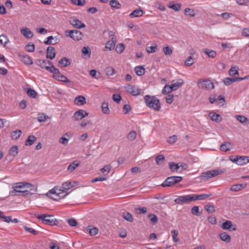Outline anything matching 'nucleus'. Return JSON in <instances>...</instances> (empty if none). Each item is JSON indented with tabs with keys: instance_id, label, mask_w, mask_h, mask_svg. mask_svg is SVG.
I'll return each instance as SVG.
<instances>
[{
	"instance_id": "nucleus-16",
	"label": "nucleus",
	"mask_w": 249,
	"mask_h": 249,
	"mask_svg": "<svg viewBox=\"0 0 249 249\" xmlns=\"http://www.w3.org/2000/svg\"><path fill=\"white\" fill-rule=\"evenodd\" d=\"M221 228L224 230H227L230 231H235L236 230L235 226L233 225L231 221L227 220L224 222Z\"/></svg>"
},
{
	"instance_id": "nucleus-35",
	"label": "nucleus",
	"mask_w": 249,
	"mask_h": 249,
	"mask_svg": "<svg viewBox=\"0 0 249 249\" xmlns=\"http://www.w3.org/2000/svg\"><path fill=\"white\" fill-rule=\"evenodd\" d=\"M238 165H243L249 162V157L238 156Z\"/></svg>"
},
{
	"instance_id": "nucleus-6",
	"label": "nucleus",
	"mask_w": 249,
	"mask_h": 249,
	"mask_svg": "<svg viewBox=\"0 0 249 249\" xmlns=\"http://www.w3.org/2000/svg\"><path fill=\"white\" fill-rule=\"evenodd\" d=\"M224 172V171L221 169L209 171L202 173L200 178L201 180L205 181Z\"/></svg>"
},
{
	"instance_id": "nucleus-15",
	"label": "nucleus",
	"mask_w": 249,
	"mask_h": 249,
	"mask_svg": "<svg viewBox=\"0 0 249 249\" xmlns=\"http://www.w3.org/2000/svg\"><path fill=\"white\" fill-rule=\"evenodd\" d=\"M127 92L131 93L133 96H138L140 94L141 90L135 86H128L126 87Z\"/></svg>"
},
{
	"instance_id": "nucleus-28",
	"label": "nucleus",
	"mask_w": 249,
	"mask_h": 249,
	"mask_svg": "<svg viewBox=\"0 0 249 249\" xmlns=\"http://www.w3.org/2000/svg\"><path fill=\"white\" fill-rule=\"evenodd\" d=\"M232 147V144L230 142H224L220 146V149L223 152L230 151Z\"/></svg>"
},
{
	"instance_id": "nucleus-54",
	"label": "nucleus",
	"mask_w": 249,
	"mask_h": 249,
	"mask_svg": "<svg viewBox=\"0 0 249 249\" xmlns=\"http://www.w3.org/2000/svg\"><path fill=\"white\" fill-rule=\"evenodd\" d=\"M23 229L26 231H27V232H29L30 233H32V234H33L34 235H36L38 233V231L33 229L32 228H29V227H27V226H23Z\"/></svg>"
},
{
	"instance_id": "nucleus-60",
	"label": "nucleus",
	"mask_w": 249,
	"mask_h": 249,
	"mask_svg": "<svg viewBox=\"0 0 249 249\" xmlns=\"http://www.w3.org/2000/svg\"><path fill=\"white\" fill-rule=\"evenodd\" d=\"M205 209L209 213H212L215 211L214 206L211 205H205Z\"/></svg>"
},
{
	"instance_id": "nucleus-39",
	"label": "nucleus",
	"mask_w": 249,
	"mask_h": 249,
	"mask_svg": "<svg viewBox=\"0 0 249 249\" xmlns=\"http://www.w3.org/2000/svg\"><path fill=\"white\" fill-rule=\"evenodd\" d=\"M203 52L211 58H214L217 55V53L215 51L210 50L209 49H205L203 50Z\"/></svg>"
},
{
	"instance_id": "nucleus-19",
	"label": "nucleus",
	"mask_w": 249,
	"mask_h": 249,
	"mask_svg": "<svg viewBox=\"0 0 249 249\" xmlns=\"http://www.w3.org/2000/svg\"><path fill=\"white\" fill-rule=\"evenodd\" d=\"M246 183L234 184L231 186L230 190L232 192H237L246 188Z\"/></svg>"
},
{
	"instance_id": "nucleus-61",
	"label": "nucleus",
	"mask_w": 249,
	"mask_h": 249,
	"mask_svg": "<svg viewBox=\"0 0 249 249\" xmlns=\"http://www.w3.org/2000/svg\"><path fill=\"white\" fill-rule=\"evenodd\" d=\"M163 51L165 55H171L173 53V51L171 48L167 46L163 48Z\"/></svg>"
},
{
	"instance_id": "nucleus-37",
	"label": "nucleus",
	"mask_w": 249,
	"mask_h": 249,
	"mask_svg": "<svg viewBox=\"0 0 249 249\" xmlns=\"http://www.w3.org/2000/svg\"><path fill=\"white\" fill-rule=\"evenodd\" d=\"M181 5L180 3H176L174 2H170L169 3L168 7L176 11H178L180 10Z\"/></svg>"
},
{
	"instance_id": "nucleus-25",
	"label": "nucleus",
	"mask_w": 249,
	"mask_h": 249,
	"mask_svg": "<svg viewBox=\"0 0 249 249\" xmlns=\"http://www.w3.org/2000/svg\"><path fill=\"white\" fill-rule=\"evenodd\" d=\"M209 116L213 121L216 123L220 122L222 121V117L219 114H216L214 112H210L209 114Z\"/></svg>"
},
{
	"instance_id": "nucleus-21",
	"label": "nucleus",
	"mask_w": 249,
	"mask_h": 249,
	"mask_svg": "<svg viewBox=\"0 0 249 249\" xmlns=\"http://www.w3.org/2000/svg\"><path fill=\"white\" fill-rule=\"evenodd\" d=\"M49 72L53 73V78L57 80L59 79V78L60 77V76L62 75L58 69L53 66L52 67V68L50 70Z\"/></svg>"
},
{
	"instance_id": "nucleus-46",
	"label": "nucleus",
	"mask_w": 249,
	"mask_h": 249,
	"mask_svg": "<svg viewBox=\"0 0 249 249\" xmlns=\"http://www.w3.org/2000/svg\"><path fill=\"white\" fill-rule=\"evenodd\" d=\"M49 116L43 113H39L38 115L37 120L40 123L44 122L47 119H49Z\"/></svg>"
},
{
	"instance_id": "nucleus-2",
	"label": "nucleus",
	"mask_w": 249,
	"mask_h": 249,
	"mask_svg": "<svg viewBox=\"0 0 249 249\" xmlns=\"http://www.w3.org/2000/svg\"><path fill=\"white\" fill-rule=\"evenodd\" d=\"M68 193H66L64 190L59 189L56 187L50 190L47 194L46 196L51 199L58 200L60 199L64 198Z\"/></svg>"
},
{
	"instance_id": "nucleus-11",
	"label": "nucleus",
	"mask_w": 249,
	"mask_h": 249,
	"mask_svg": "<svg viewBox=\"0 0 249 249\" xmlns=\"http://www.w3.org/2000/svg\"><path fill=\"white\" fill-rule=\"evenodd\" d=\"M88 115L89 113L83 109H80L74 112L73 115L72 116V119L74 121H78L81 120L82 119Z\"/></svg>"
},
{
	"instance_id": "nucleus-17",
	"label": "nucleus",
	"mask_w": 249,
	"mask_h": 249,
	"mask_svg": "<svg viewBox=\"0 0 249 249\" xmlns=\"http://www.w3.org/2000/svg\"><path fill=\"white\" fill-rule=\"evenodd\" d=\"M35 64L37 66L40 67L42 69H45L48 71H50L52 67H48L47 65V60H42V59H37L35 61Z\"/></svg>"
},
{
	"instance_id": "nucleus-47",
	"label": "nucleus",
	"mask_w": 249,
	"mask_h": 249,
	"mask_svg": "<svg viewBox=\"0 0 249 249\" xmlns=\"http://www.w3.org/2000/svg\"><path fill=\"white\" fill-rule=\"evenodd\" d=\"M87 230L89 231V233L91 235H95L98 233V230L95 227H93L91 226L88 227Z\"/></svg>"
},
{
	"instance_id": "nucleus-23",
	"label": "nucleus",
	"mask_w": 249,
	"mask_h": 249,
	"mask_svg": "<svg viewBox=\"0 0 249 249\" xmlns=\"http://www.w3.org/2000/svg\"><path fill=\"white\" fill-rule=\"evenodd\" d=\"M143 14V11L142 9H137L129 14V17L131 18H139L142 17Z\"/></svg>"
},
{
	"instance_id": "nucleus-38",
	"label": "nucleus",
	"mask_w": 249,
	"mask_h": 249,
	"mask_svg": "<svg viewBox=\"0 0 249 249\" xmlns=\"http://www.w3.org/2000/svg\"><path fill=\"white\" fill-rule=\"evenodd\" d=\"M137 137V132L135 130L130 131L127 135L126 138L129 142L134 141Z\"/></svg>"
},
{
	"instance_id": "nucleus-22",
	"label": "nucleus",
	"mask_w": 249,
	"mask_h": 249,
	"mask_svg": "<svg viewBox=\"0 0 249 249\" xmlns=\"http://www.w3.org/2000/svg\"><path fill=\"white\" fill-rule=\"evenodd\" d=\"M21 33L27 38H31L33 36V32L28 28L21 29Z\"/></svg>"
},
{
	"instance_id": "nucleus-1",
	"label": "nucleus",
	"mask_w": 249,
	"mask_h": 249,
	"mask_svg": "<svg viewBox=\"0 0 249 249\" xmlns=\"http://www.w3.org/2000/svg\"><path fill=\"white\" fill-rule=\"evenodd\" d=\"M144 99L146 105L150 108L156 111H159L160 110V101L155 96L146 95L144 97Z\"/></svg>"
},
{
	"instance_id": "nucleus-62",
	"label": "nucleus",
	"mask_w": 249,
	"mask_h": 249,
	"mask_svg": "<svg viewBox=\"0 0 249 249\" xmlns=\"http://www.w3.org/2000/svg\"><path fill=\"white\" fill-rule=\"evenodd\" d=\"M194 63L193 58L191 56L188 57V58L185 61V65L187 67H190L192 66Z\"/></svg>"
},
{
	"instance_id": "nucleus-42",
	"label": "nucleus",
	"mask_w": 249,
	"mask_h": 249,
	"mask_svg": "<svg viewBox=\"0 0 249 249\" xmlns=\"http://www.w3.org/2000/svg\"><path fill=\"white\" fill-rule=\"evenodd\" d=\"M184 14L187 17H194L196 15V12L193 9L189 8H186L184 10Z\"/></svg>"
},
{
	"instance_id": "nucleus-55",
	"label": "nucleus",
	"mask_w": 249,
	"mask_h": 249,
	"mask_svg": "<svg viewBox=\"0 0 249 249\" xmlns=\"http://www.w3.org/2000/svg\"><path fill=\"white\" fill-rule=\"evenodd\" d=\"M134 212L137 214L145 213L147 212V208L146 207L136 208Z\"/></svg>"
},
{
	"instance_id": "nucleus-56",
	"label": "nucleus",
	"mask_w": 249,
	"mask_h": 249,
	"mask_svg": "<svg viewBox=\"0 0 249 249\" xmlns=\"http://www.w3.org/2000/svg\"><path fill=\"white\" fill-rule=\"evenodd\" d=\"M27 93L28 96L34 98H36V96L37 95L36 92L34 89H28L27 91Z\"/></svg>"
},
{
	"instance_id": "nucleus-57",
	"label": "nucleus",
	"mask_w": 249,
	"mask_h": 249,
	"mask_svg": "<svg viewBox=\"0 0 249 249\" xmlns=\"http://www.w3.org/2000/svg\"><path fill=\"white\" fill-rule=\"evenodd\" d=\"M173 240L174 242H177L179 241V239L178 238V231L174 230L171 232Z\"/></svg>"
},
{
	"instance_id": "nucleus-41",
	"label": "nucleus",
	"mask_w": 249,
	"mask_h": 249,
	"mask_svg": "<svg viewBox=\"0 0 249 249\" xmlns=\"http://www.w3.org/2000/svg\"><path fill=\"white\" fill-rule=\"evenodd\" d=\"M22 133L20 130H17L13 131L11 134V137L13 140H17L19 138Z\"/></svg>"
},
{
	"instance_id": "nucleus-7",
	"label": "nucleus",
	"mask_w": 249,
	"mask_h": 249,
	"mask_svg": "<svg viewBox=\"0 0 249 249\" xmlns=\"http://www.w3.org/2000/svg\"><path fill=\"white\" fill-rule=\"evenodd\" d=\"M65 35L75 41H79L82 39L83 36L81 32L75 30H66L65 31Z\"/></svg>"
},
{
	"instance_id": "nucleus-58",
	"label": "nucleus",
	"mask_w": 249,
	"mask_h": 249,
	"mask_svg": "<svg viewBox=\"0 0 249 249\" xmlns=\"http://www.w3.org/2000/svg\"><path fill=\"white\" fill-rule=\"evenodd\" d=\"M223 82L226 85L229 86V85H230L232 83L235 82V81L234 77V78L227 77V78H225L223 80Z\"/></svg>"
},
{
	"instance_id": "nucleus-10",
	"label": "nucleus",
	"mask_w": 249,
	"mask_h": 249,
	"mask_svg": "<svg viewBox=\"0 0 249 249\" xmlns=\"http://www.w3.org/2000/svg\"><path fill=\"white\" fill-rule=\"evenodd\" d=\"M175 80H173L172 82L173 83L170 86L166 84L165 85V89H164V91H166L165 89L168 88L170 90H176L180 87H181L184 84V81L182 79H178L177 80V81L175 83Z\"/></svg>"
},
{
	"instance_id": "nucleus-26",
	"label": "nucleus",
	"mask_w": 249,
	"mask_h": 249,
	"mask_svg": "<svg viewBox=\"0 0 249 249\" xmlns=\"http://www.w3.org/2000/svg\"><path fill=\"white\" fill-rule=\"evenodd\" d=\"M18 152V147L16 145L12 146L8 152V154L6 158H7L9 156H12L13 157H16Z\"/></svg>"
},
{
	"instance_id": "nucleus-52",
	"label": "nucleus",
	"mask_w": 249,
	"mask_h": 249,
	"mask_svg": "<svg viewBox=\"0 0 249 249\" xmlns=\"http://www.w3.org/2000/svg\"><path fill=\"white\" fill-rule=\"evenodd\" d=\"M191 213L192 214L199 216L201 214V212H199V208L198 206H194L191 209Z\"/></svg>"
},
{
	"instance_id": "nucleus-48",
	"label": "nucleus",
	"mask_w": 249,
	"mask_h": 249,
	"mask_svg": "<svg viewBox=\"0 0 249 249\" xmlns=\"http://www.w3.org/2000/svg\"><path fill=\"white\" fill-rule=\"evenodd\" d=\"M105 72L108 76H112L116 73L115 69L111 67H107L105 69Z\"/></svg>"
},
{
	"instance_id": "nucleus-30",
	"label": "nucleus",
	"mask_w": 249,
	"mask_h": 249,
	"mask_svg": "<svg viewBox=\"0 0 249 249\" xmlns=\"http://www.w3.org/2000/svg\"><path fill=\"white\" fill-rule=\"evenodd\" d=\"M235 118L239 122L243 124H249L248 118L243 115H236Z\"/></svg>"
},
{
	"instance_id": "nucleus-51",
	"label": "nucleus",
	"mask_w": 249,
	"mask_h": 249,
	"mask_svg": "<svg viewBox=\"0 0 249 249\" xmlns=\"http://www.w3.org/2000/svg\"><path fill=\"white\" fill-rule=\"evenodd\" d=\"M148 217L150 219L151 222L153 224H156L158 221V219L157 216L154 214H152V213L149 214L148 215Z\"/></svg>"
},
{
	"instance_id": "nucleus-40",
	"label": "nucleus",
	"mask_w": 249,
	"mask_h": 249,
	"mask_svg": "<svg viewBox=\"0 0 249 249\" xmlns=\"http://www.w3.org/2000/svg\"><path fill=\"white\" fill-rule=\"evenodd\" d=\"M102 111L103 113L105 114H109L110 113V110L108 107V104L107 102H104L102 105Z\"/></svg>"
},
{
	"instance_id": "nucleus-5",
	"label": "nucleus",
	"mask_w": 249,
	"mask_h": 249,
	"mask_svg": "<svg viewBox=\"0 0 249 249\" xmlns=\"http://www.w3.org/2000/svg\"><path fill=\"white\" fill-rule=\"evenodd\" d=\"M182 178L180 176H171L167 178L161 184L163 187H168L180 182Z\"/></svg>"
},
{
	"instance_id": "nucleus-3",
	"label": "nucleus",
	"mask_w": 249,
	"mask_h": 249,
	"mask_svg": "<svg viewBox=\"0 0 249 249\" xmlns=\"http://www.w3.org/2000/svg\"><path fill=\"white\" fill-rule=\"evenodd\" d=\"M18 185H17L14 187V190L10 192L11 196H26L30 194V192L27 190H24V188L26 186H31V184L28 183L24 184L23 183H19Z\"/></svg>"
},
{
	"instance_id": "nucleus-63",
	"label": "nucleus",
	"mask_w": 249,
	"mask_h": 249,
	"mask_svg": "<svg viewBox=\"0 0 249 249\" xmlns=\"http://www.w3.org/2000/svg\"><path fill=\"white\" fill-rule=\"evenodd\" d=\"M71 3L78 6H83L85 3V0H71Z\"/></svg>"
},
{
	"instance_id": "nucleus-20",
	"label": "nucleus",
	"mask_w": 249,
	"mask_h": 249,
	"mask_svg": "<svg viewBox=\"0 0 249 249\" xmlns=\"http://www.w3.org/2000/svg\"><path fill=\"white\" fill-rule=\"evenodd\" d=\"M19 59L24 64L27 65H32L33 63L32 59L27 55L20 54L19 55Z\"/></svg>"
},
{
	"instance_id": "nucleus-27",
	"label": "nucleus",
	"mask_w": 249,
	"mask_h": 249,
	"mask_svg": "<svg viewBox=\"0 0 249 249\" xmlns=\"http://www.w3.org/2000/svg\"><path fill=\"white\" fill-rule=\"evenodd\" d=\"M211 196V194L192 195V196H193V201L196 200H203L210 197Z\"/></svg>"
},
{
	"instance_id": "nucleus-36",
	"label": "nucleus",
	"mask_w": 249,
	"mask_h": 249,
	"mask_svg": "<svg viewBox=\"0 0 249 249\" xmlns=\"http://www.w3.org/2000/svg\"><path fill=\"white\" fill-rule=\"evenodd\" d=\"M36 140V138L34 135H30L25 141V144L26 146L32 145Z\"/></svg>"
},
{
	"instance_id": "nucleus-14",
	"label": "nucleus",
	"mask_w": 249,
	"mask_h": 249,
	"mask_svg": "<svg viewBox=\"0 0 249 249\" xmlns=\"http://www.w3.org/2000/svg\"><path fill=\"white\" fill-rule=\"evenodd\" d=\"M70 23L77 29H81L85 27V24L82 23L81 21L75 18H71L70 20Z\"/></svg>"
},
{
	"instance_id": "nucleus-13",
	"label": "nucleus",
	"mask_w": 249,
	"mask_h": 249,
	"mask_svg": "<svg viewBox=\"0 0 249 249\" xmlns=\"http://www.w3.org/2000/svg\"><path fill=\"white\" fill-rule=\"evenodd\" d=\"M79 185V182L77 181H66L62 184V190H64L66 192L67 190L71 189Z\"/></svg>"
},
{
	"instance_id": "nucleus-59",
	"label": "nucleus",
	"mask_w": 249,
	"mask_h": 249,
	"mask_svg": "<svg viewBox=\"0 0 249 249\" xmlns=\"http://www.w3.org/2000/svg\"><path fill=\"white\" fill-rule=\"evenodd\" d=\"M124 49V45L122 43H120L117 45L115 48L116 52L118 53H121L123 52Z\"/></svg>"
},
{
	"instance_id": "nucleus-43",
	"label": "nucleus",
	"mask_w": 249,
	"mask_h": 249,
	"mask_svg": "<svg viewBox=\"0 0 249 249\" xmlns=\"http://www.w3.org/2000/svg\"><path fill=\"white\" fill-rule=\"evenodd\" d=\"M9 42L8 37L4 34L0 36V44L3 46L5 45Z\"/></svg>"
},
{
	"instance_id": "nucleus-33",
	"label": "nucleus",
	"mask_w": 249,
	"mask_h": 249,
	"mask_svg": "<svg viewBox=\"0 0 249 249\" xmlns=\"http://www.w3.org/2000/svg\"><path fill=\"white\" fill-rule=\"evenodd\" d=\"M80 163L77 161H74L71 162L68 167L67 170L70 172L71 173L73 172L76 167H78Z\"/></svg>"
},
{
	"instance_id": "nucleus-29",
	"label": "nucleus",
	"mask_w": 249,
	"mask_h": 249,
	"mask_svg": "<svg viewBox=\"0 0 249 249\" xmlns=\"http://www.w3.org/2000/svg\"><path fill=\"white\" fill-rule=\"evenodd\" d=\"M109 5L112 9H120L122 7L121 3L117 0H111Z\"/></svg>"
},
{
	"instance_id": "nucleus-49",
	"label": "nucleus",
	"mask_w": 249,
	"mask_h": 249,
	"mask_svg": "<svg viewBox=\"0 0 249 249\" xmlns=\"http://www.w3.org/2000/svg\"><path fill=\"white\" fill-rule=\"evenodd\" d=\"M169 165V168L173 172L178 171L180 168V165H179V163L176 164L174 162H170Z\"/></svg>"
},
{
	"instance_id": "nucleus-12",
	"label": "nucleus",
	"mask_w": 249,
	"mask_h": 249,
	"mask_svg": "<svg viewBox=\"0 0 249 249\" xmlns=\"http://www.w3.org/2000/svg\"><path fill=\"white\" fill-rule=\"evenodd\" d=\"M117 42L116 37H112L106 43V46L103 49L104 51H110L114 49Z\"/></svg>"
},
{
	"instance_id": "nucleus-24",
	"label": "nucleus",
	"mask_w": 249,
	"mask_h": 249,
	"mask_svg": "<svg viewBox=\"0 0 249 249\" xmlns=\"http://www.w3.org/2000/svg\"><path fill=\"white\" fill-rule=\"evenodd\" d=\"M74 103L78 106H82L86 103V98L84 96L79 95L74 99Z\"/></svg>"
},
{
	"instance_id": "nucleus-31",
	"label": "nucleus",
	"mask_w": 249,
	"mask_h": 249,
	"mask_svg": "<svg viewBox=\"0 0 249 249\" xmlns=\"http://www.w3.org/2000/svg\"><path fill=\"white\" fill-rule=\"evenodd\" d=\"M71 63V61L70 59H68L66 57H64L62 59H61L59 62L58 64L61 67H66L70 65Z\"/></svg>"
},
{
	"instance_id": "nucleus-34",
	"label": "nucleus",
	"mask_w": 249,
	"mask_h": 249,
	"mask_svg": "<svg viewBox=\"0 0 249 249\" xmlns=\"http://www.w3.org/2000/svg\"><path fill=\"white\" fill-rule=\"evenodd\" d=\"M219 237L222 241L226 243H229L231 240L230 236L225 232L220 233L219 234Z\"/></svg>"
},
{
	"instance_id": "nucleus-53",
	"label": "nucleus",
	"mask_w": 249,
	"mask_h": 249,
	"mask_svg": "<svg viewBox=\"0 0 249 249\" xmlns=\"http://www.w3.org/2000/svg\"><path fill=\"white\" fill-rule=\"evenodd\" d=\"M164 160L165 158L164 156L162 155H159L156 158V162L157 164L158 165L161 164L162 163H163Z\"/></svg>"
},
{
	"instance_id": "nucleus-44",
	"label": "nucleus",
	"mask_w": 249,
	"mask_h": 249,
	"mask_svg": "<svg viewBox=\"0 0 249 249\" xmlns=\"http://www.w3.org/2000/svg\"><path fill=\"white\" fill-rule=\"evenodd\" d=\"M229 75L231 76H233L235 75H238V68L236 66L232 67L229 70Z\"/></svg>"
},
{
	"instance_id": "nucleus-8",
	"label": "nucleus",
	"mask_w": 249,
	"mask_h": 249,
	"mask_svg": "<svg viewBox=\"0 0 249 249\" xmlns=\"http://www.w3.org/2000/svg\"><path fill=\"white\" fill-rule=\"evenodd\" d=\"M197 84L199 88L206 89L208 90L212 89L214 88L213 83L208 79H199L198 80Z\"/></svg>"
},
{
	"instance_id": "nucleus-32",
	"label": "nucleus",
	"mask_w": 249,
	"mask_h": 249,
	"mask_svg": "<svg viewBox=\"0 0 249 249\" xmlns=\"http://www.w3.org/2000/svg\"><path fill=\"white\" fill-rule=\"evenodd\" d=\"M134 71L136 74L138 76L143 75L145 72L144 68L142 66L136 67L134 69Z\"/></svg>"
},
{
	"instance_id": "nucleus-18",
	"label": "nucleus",
	"mask_w": 249,
	"mask_h": 249,
	"mask_svg": "<svg viewBox=\"0 0 249 249\" xmlns=\"http://www.w3.org/2000/svg\"><path fill=\"white\" fill-rule=\"evenodd\" d=\"M46 57L47 58H49L51 60L53 59L56 55L55 50L54 47L49 46L47 49Z\"/></svg>"
},
{
	"instance_id": "nucleus-9",
	"label": "nucleus",
	"mask_w": 249,
	"mask_h": 249,
	"mask_svg": "<svg viewBox=\"0 0 249 249\" xmlns=\"http://www.w3.org/2000/svg\"><path fill=\"white\" fill-rule=\"evenodd\" d=\"M191 201H193V196H192V195L179 196L174 200V202L176 204L179 205L189 203Z\"/></svg>"
},
{
	"instance_id": "nucleus-50",
	"label": "nucleus",
	"mask_w": 249,
	"mask_h": 249,
	"mask_svg": "<svg viewBox=\"0 0 249 249\" xmlns=\"http://www.w3.org/2000/svg\"><path fill=\"white\" fill-rule=\"evenodd\" d=\"M54 39V37L53 36H50L47 38V40L44 41V43L47 45L52 44L54 45L57 43L59 41V39H56L55 42H52V40Z\"/></svg>"
},
{
	"instance_id": "nucleus-4",
	"label": "nucleus",
	"mask_w": 249,
	"mask_h": 249,
	"mask_svg": "<svg viewBox=\"0 0 249 249\" xmlns=\"http://www.w3.org/2000/svg\"><path fill=\"white\" fill-rule=\"evenodd\" d=\"M37 219L41 220L44 224L53 226L57 224V221L52 215L41 214L37 216Z\"/></svg>"
},
{
	"instance_id": "nucleus-64",
	"label": "nucleus",
	"mask_w": 249,
	"mask_h": 249,
	"mask_svg": "<svg viewBox=\"0 0 249 249\" xmlns=\"http://www.w3.org/2000/svg\"><path fill=\"white\" fill-rule=\"evenodd\" d=\"M82 52L85 55H88L89 57L90 56L91 51L89 47H84L82 49Z\"/></svg>"
},
{
	"instance_id": "nucleus-45",
	"label": "nucleus",
	"mask_w": 249,
	"mask_h": 249,
	"mask_svg": "<svg viewBox=\"0 0 249 249\" xmlns=\"http://www.w3.org/2000/svg\"><path fill=\"white\" fill-rule=\"evenodd\" d=\"M122 217L123 218L129 222H132L133 220L132 215L129 212L123 213H122Z\"/></svg>"
}]
</instances>
